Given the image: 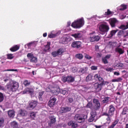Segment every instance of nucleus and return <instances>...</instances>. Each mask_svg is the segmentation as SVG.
<instances>
[{
    "mask_svg": "<svg viewBox=\"0 0 128 128\" xmlns=\"http://www.w3.org/2000/svg\"><path fill=\"white\" fill-rule=\"evenodd\" d=\"M108 108V112H104L102 114V116H107L106 120H107L108 124H110V122H112V118L114 116V112H116V108L114 106L110 105Z\"/></svg>",
    "mask_w": 128,
    "mask_h": 128,
    "instance_id": "obj_1",
    "label": "nucleus"
},
{
    "mask_svg": "<svg viewBox=\"0 0 128 128\" xmlns=\"http://www.w3.org/2000/svg\"><path fill=\"white\" fill-rule=\"evenodd\" d=\"M98 28L101 34H106L110 30V26L106 22L99 23Z\"/></svg>",
    "mask_w": 128,
    "mask_h": 128,
    "instance_id": "obj_2",
    "label": "nucleus"
},
{
    "mask_svg": "<svg viewBox=\"0 0 128 128\" xmlns=\"http://www.w3.org/2000/svg\"><path fill=\"white\" fill-rule=\"evenodd\" d=\"M84 24V18H80L73 22L71 26L74 28H80Z\"/></svg>",
    "mask_w": 128,
    "mask_h": 128,
    "instance_id": "obj_3",
    "label": "nucleus"
},
{
    "mask_svg": "<svg viewBox=\"0 0 128 128\" xmlns=\"http://www.w3.org/2000/svg\"><path fill=\"white\" fill-rule=\"evenodd\" d=\"M88 40L90 42H98L100 40V35H96V32H92L90 34Z\"/></svg>",
    "mask_w": 128,
    "mask_h": 128,
    "instance_id": "obj_4",
    "label": "nucleus"
},
{
    "mask_svg": "<svg viewBox=\"0 0 128 128\" xmlns=\"http://www.w3.org/2000/svg\"><path fill=\"white\" fill-rule=\"evenodd\" d=\"M64 82H74V77L72 76H63L62 78Z\"/></svg>",
    "mask_w": 128,
    "mask_h": 128,
    "instance_id": "obj_5",
    "label": "nucleus"
},
{
    "mask_svg": "<svg viewBox=\"0 0 128 128\" xmlns=\"http://www.w3.org/2000/svg\"><path fill=\"white\" fill-rule=\"evenodd\" d=\"M64 52V50L63 48H60L57 50V51H54L51 53V54L53 58H56L62 54Z\"/></svg>",
    "mask_w": 128,
    "mask_h": 128,
    "instance_id": "obj_6",
    "label": "nucleus"
},
{
    "mask_svg": "<svg viewBox=\"0 0 128 128\" xmlns=\"http://www.w3.org/2000/svg\"><path fill=\"white\" fill-rule=\"evenodd\" d=\"M8 90H10L11 92H16L18 88V83L17 82H14L8 86L7 87Z\"/></svg>",
    "mask_w": 128,
    "mask_h": 128,
    "instance_id": "obj_7",
    "label": "nucleus"
},
{
    "mask_svg": "<svg viewBox=\"0 0 128 128\" xmlns=\"http://www.w3.org/2000/svg\"><path fill=\"white\" fill-rule=\"evenodd\" d=\"M93 104H94V110H98L100 108V100L98 99L94 98L93 100Z\"/></svg>",
    "mask_w": 128,
    "mask_h": 128,
    "instance_id": "obj_8",
    "label": "nucleus"
},
{
    "mask_svg": "<svg viewBox=\"0 0 128 128\" xmlns=\"http://www.w3.org/2000/svg\"><path fill=\"white\" fill-rule=\"evenodd\" d=\"M82 43L80 41H74L72 42L71 46L74 48H80Z\"/></svg>",
    "mask_w": 128,
    "mask_h": 128,
    "instance_id": "obj_9",
    "label": "nucleus"
},
{
    "mask_svg": "<svg viewBox=\"0 0 128 128\" xmlns=\"http://www.w3.org/2000/svg\"><path fill=\"white\" fill-rule=\"evenodd\" d=\"M102 86H104V84L96 82L94 84V88L97 92H100L102 90Z\"/></svg>",
    "mask_w": 128,
    "mask_h": 128,
    "instance_id": "obj_10",
    "label": "nucleus"
},
{
    "mask_svg": "<svg viewBox=\"0 0 128 128\" xmlns=\"http://www.w3.org/2000/svg\"><path fill=\"white\" fill-rule=\"evenodd\" d=\"M56 98L54 96H52L50 98V100L48 102V106L50 108H52V106L56 104Z\"/></svg>",
    "mask_w": 128,
    "mask_h": 128,
    "instance_id": "obj_11",
    "label": "nucleus"
},
{
    "mask_svg": "<svg viewBox=\"0 0 128 128\" xmlns=\"http://www.w3.org/2000/svg\"><path fill=\"white\" fill-rule=\"evenodd\" d=\"M108 22L111 28H116V24L118 22V20L116 18H112L108 20Z\"/></svg>",
    "mask_w": 128,
    "mask_h": 128,
    "instance_id": "obj_12",
    "label": "nucleus"
},
{
    "mask_svg": "<svg viewBox=\"0 0 128 128\" xmlns=\"http://www.w3.org/2000/svg\"><path fill=\"white\" fill-rule=\"evenodd\" d=\"M96 116V112L92 111L90 112V116L88 120L89 122H92L94 120V118Z\"/></svg>",
    "mask_w": 128,
    "mask_h": 128,
    "instance_id": "obj_13",
    "label": "nucleus"
},
{
    "mask_svg": "<svg viewBox=\"0 0 128 128\" xmlns=\"http://www.w3.org/2000/svg\"><path fill=\"white\" fill-rule=\"evenodd\" d=\"M72 110V108L68 106L61 107L60 112L61 114H66V112H68Z\"/></svg>",
    "mask_w": 128,
    "mask_h": 128,
    "instance_id": "obj_14",
    "label": "nucleus"
},
{
    "mask_svg": "<svg viewBox=\"0 0 128 128\" xmlns=\"http://www.w3.org/2000/svg\"><path fill=\"white\" fill-rule=\"evenodd\" d=\"M27 58H31V62H38V58H36V57H35L34 56V54L32 53H28L27 54Z\"/></svg>",
    "mask_w": 128,
    "mask_h": 128,
    "instance_id": "obj_15",
    "label": "nucleus"
},
{
    "mask_svg": "<svg viewBox=\"0 0 128 128\" xmlns=\"http://www.w3.org/2000/svg\"><path fill=\"white\" fill-rule=\"evenodd\" d=\"M34 88H26L22 92V94H34Z\"/></svg>",
    "mask_w": 128,
    "mask_h": 128,
    "instance_id": "obj_16",
    "label": "nucleus"
},
{
    "mask_svg": "<svg viewBox=\"0 0 128 128\" xmlns=\"http://www.w3.org/2000/svg\"><path fill=\"white\" fill-rule=\"evenodd\" d=\"M72 36L76 40H82V34L80 32L72 34Z\"/></svg>",
    "mask_w": 128,
    "mask_h": 128,
    "instance_id": "obj_17",
    "label": "nucleus"
},
{
    "mask_svg": "<svg viewBox=\"0 0 128 128\" xmlns=\"http://www.w3.org/2000/svg\"><path fill=\"white\" fill-rule=\"evenodd\" d=\"M36 106H38V102L32 100L29 104L28 108H31V110H34V108L36 107Z\"/></svg>",
    "mask_w": 128,
    "mask_h": 128,
    "instance_id": "obj_18",
    "label": "nucleus"
},
{
    "mask_svg": "<svg viewBox=\"0 0 128 128\" xmlns=\"http://www.w3.org/2000/svg\"><path fill=\"white\" fill-rule=\"evenodd\" d=\"M74 118L78 124H82V120H84V118L80 117L79 114H76Z\"/></svg>",
    "mask_w": 128,
    "mask_h": 128,
    "instance_id": "obj_19",
    "label": "nucleus"
},
{
    "mask_svg": "<svg viewBox=\"0 0 128 128\" xmlns=\"http://www.w3.org/2000/svg\"><path fill=\"white\" fill-rule=\"evenodd\" d=\"M68 124L69 126H71V128H76L78 126V123H76V122H74L72 120L68 122Z\"/></svg>",
    "mask_w": 128,
    "mask_h": 128,
    "instance_id": "obj_20",
    "label": "nucleus"
},
{
    "mask_svg": "<svg viewBox=\"0 0 128 128\" xmlns=\"http://www.w3.org/2000/svg\"><path fill=\"white\" fill-rule=\"evenodd\" d=\"M51 92H52L54 96H58V94L60 92V88H55L51 90Z\"/></svg>",
    "mask_w": 128,
    "mask_h": 128,
    "instance_id": "obj_21",
    "label": "nucleus"
},
{
    "mask_svg": "<svg viewBox=\"0 0 128 128\" xmlns=\"http://www.w3.org/2000/svg\"><path fill=\"white\" fill-rule=\"evenodd\" d=\"M98 82H100V84H104V86H106V85L108 86V84H110V82L107 81H104V80L102 78L100 77V76L98 78Z\"/></svg>",
    "mask_w": 128,
    "mask_h": 128,
    "instance_id": "obj_22",
    "label": "nucleus"
},
{
    "mask_svg": "<svg viewBox=\"0 0 128 128\" xmlns=\"http://www.w3.org/2000/svg\"><path fill=\"white\" fill-rule=\"evenodd\" d=\"M88 67L82 68L79 70V74H86L88 72Z\"/></svg>",
    "mask_w": 128,
    "mask_h": 128,
    "instance_id": "obj_23",
    "label": "nucleus"
},
{
    "mask_svg": "<svg viewBox=\"0 0 128 128\" xmlns=\"http://www.w3.org/2000/svg\"><path fill=\"white\" fill-rule=\"evenodd\" d=\"M94 80V75L92 74H88V76L86 77V80L87 82L93 80Z\"/></svg>",
    "mask_w": 128,
    "mask_h": 128,
    "instance_id": "obj_24",
    "label": "nucleus"
},
{
    "mask_svg": "<svg viewBox=\"0 0 128 128\" xmlns=\"http://www.w3.org/2000/svg\"><path fill=\"white\" fill-rule=\"evenodd\" d=\"M10 52H16V50H20V46L18 45H15L14 46L10 48Z\"/></svg>",
    "mask_w": 128,
    "mask_h": 128,
    "instance_id": "obj_25",
    "label": "nucleus"
},
{
    "mask_svg": "<svg viewBox=\"0 0 128 128\" xmlns=\"http://www.w3.org/2000/svg\"><path fill=\"white\" fill-rule=\"evenodd\" d=\"M8 114L9 118H14V116H15L14 110H9L8 111Z\"/></svg>",
    "mask_w": 128,
    "mask_h": 128,
    "instance_id": "obj_26",
    "label": "nucleus"
},
{
    "mask_svg": "<svg viewBox=\"0 0 128 128\" xmlns=\"http://www.w3.org/2000/svg\"><path fill=\"white\" fill-rule=\"evenodd\" d=\"M118 32V30H112L110 32V34L108 35V38H112L113 36H116V34Z\"/></svg>",
    "mask_w": 128,
    "mask_h": 128,
    "instance_id": "obj_27",
    "label": "nucleus"
},
{
    "mask_svg": "<svg viewBox=\"0 0 128 128\" xmlns=\"http://www.w3.org/2000/svg\"><path fill=\"white\" fill-rule=\"evenodd\" d=\"M112 82H122V77H119L116 79H112Z\"/></svg>",
    "mask_w": 128,
    "mask_h": 128,
    "instance_id": "obj_28",
    "label": "nucleus"
},
{
    "mask_svg": "<svg viewBox=\"0 0 128 128\" xmlns=\"http://www.w3.org/2000/svg\"><path fill=\"white\" fill-rule=\"evenodd\" d=\"M115 51L116 52H118V54H124V52L122 48H118V47L116 48Z\"/></svg>",
    "mask_w": 128,
    "mask_h": 128,
    "instance_id": "obj_29",
    "label": "nucleus"
},
{
    "mask_svg": "<svg viewBox=\"0 0 128 128\" xmlns=\"http://www.w3.org/2000/svg\"><path fill=\"white\" fill-rule=\"evenodd\" d=\"M76 58H78V60H82L84 58V55L82 54H76Z\"/></svg>",
    "mask_w": 128,
    "mask_h": 128,
    "instance_id": "obj_30",
    "label": "nucleus"
},
{
    "mask_svg": "<svg viewBox=\"0 0 128 128\" xmlns=\"http://www.w3.org/2000/svg\"><path fill=\"white\" fill-rule=\"evenodd\" d=\"M124 66V64L122 62H119L118 64H114V68H122Z\"/></svg>",
    "mask_w": 128,
    "mask_h": 128,
    "instance_id": "obj_31",
    "label": "nucleus"
},
{
    "mask_svg": "<svg viewBox=\"0 0 128 128\" xmlns=\"http://www.w3.org/2000/svg\"><path fill=\"white\" fill-rule=\"evenodd\" d=\"M11 126L12 128H16L18 126V122L14 121L13 122H11Z\"/></svg>",
    "mask_w": 128,
    "mask_h": 128,
    "instance_id": "obj_32",
    "label": "nucleus"
},
{
    "mask_svg": "<svg viewBox=\"0 0 128 128\" xmlns=\"http://www.w3.org/2000/svg\"><path fill=\"white\" fill-rule=\"evenodd\" d=\"M58 34V33H56V34L50 33V34H48V38H56V36Z\"/></svg>",
    "mask_w": 128,
    "mask_h": 128,
    "instance_id": "obj_33",
    "label": "nucleus"
},
{
    "mask_svg": "<svg viewBox=\"0 0 128 128\" xmlns=\"http://www.w3.org/2000/svg\"><path fill=\"white\" fill-rule=\"evenodd\" d=\"M24 86H28L30 85V81H28V80H24Z\"/></svg>",
    "mask_w": 128,
    "mask_h": 128,
    "instance_id": "obj_34",
    "label": "nucleus"
},
{
    "mask_svg": "<svg viewBox=\"0 0 128 128\" xmlns=\"http://www.w3.org/2000/svg\"><path fill=\"white\" fill-rule=\"evenodd\" d=\"M120 7L122 8H120V10H126L127 8H128V6H126L124 4H121Z\"/></svg>",
    "mask_w": 128,
    "mask_h": 128,
    "instance_id": "obj_35",
    "label": "nucleus"
},
{
    "mask_svg": "<svg viewBox=\"0 0 128 128\" xmlns=\"http://www.w3.org/2000/svg\"><path fill=\"white\" fill-rule=\"evenodd\" d=\"M109 100H110V98L105 97L102 100V102H103V104H107V102H108Z\"/></svg>",
    "mask_w": 128,
    "mask_h": 128,
    "instance_id": "obj_36",
    "label": "nucleus"
},
{
    "mask_svg": "<svg viewBox=\"0 0 128 128\" xmlns=\"http://www.w3.org/2000/svg\"><path fill=\"white\" fill-rule=\"evenodd\" d=\"M45 48H47V49H44L43 50V51L44 52H48V50H50V44H47L46 46H45Z\"/></svg>",
    "mask_w": 128,
    "mask_h": 128,
    "instance_id": "obj_37",
    "label": "nucleus"
},
{
    "mask_svg": "<svg viewBox=\"0 0 128 128\" xmlns=\"http://www.w3.org/2000/svg\"><path fill=\"white\" fill-rule=\"evenodd\" d=\"M84 56L86 60H92V56H90L88 54H84Z\"/></svg>",
    "mask_w": 128,
    "mask_h": 128,
    "instance_id": "obj_38",
    "label": "nucleus"
},
{
    "mask_svg": "<svg viewBox=\"0 0 128 128\" xmlns=\"http://www.w3.org/2000/svg\"><path fill=\"white\" fill-rule=\"evenodd\" d=\"M128 110V107H124L123 108L122 112V114L124 115L126 114V112Z\"/></svg>",
    "mask_w": 128,
    "mask_h": 128,
    "instance_id": "obj_39",
    "label": "nucleus"
},
{
    "mask_svg": "<svg viewBox=\"0 0 128 128\" xmlns=\"http://www.w3.org/2000/svg\"><path fill=\"white\" fill-rule=\"evenodd\" d=\"M4 100V94L2 92H0V102H2Z\"/></svg>",
    "mask_w": 128,
    "mask_h": 128,
    "instance_id": "obj_40",
    "label": "nucleus"
},
{
    "mask_svg": "<svg viewBox=\"0 0 128 128\" xmlns=\"http://www.w3.org/2000/svg\"><path fill=\"white\" fill-rule=\"evenodd\" d=\"M86 108H90V110H92V102H88L86 106Z\"/></svg>",
    "mask_w": 128,
    "mask_h": 128,
    "instance_id": "obj_41",
    "label": "nucleus"
},
{
    "mask_svg": "<svg viewBox=\"0 0 128 128\" xmlns=\"http://www.w3.org/2000/svg\"><path fill=\"white\" fill-rule=\"evenodd\" d=\"M7 58L8 60H12L14 58V56H12V54H7Z\"/></svg>",
    "mask_w": 128,
    "mask_h": 128,
    "instance_id": "obj_42",
    "label": "nucleus"
},
{
    "mask_svg": "<svg viewBox=\"0 0 128 128\" xmlns=\"http://www.w3.org/2000/svg\"><path fill=\"white\" fill-rule=\"evenodd\" d=\"M36 114L34 113V112H30V116L32 118H36Z\"/></svg>",
    "mask_w": 128,
    "mask_h": 128,
    "instance_id": "obj_43",
    "label": "nucleus"
},
{
    "mask_svg": "<svg viewBox=\"0 0 128 128\" xmlns=\"http://www.w3.org/2000/svg\"><path fill=\"white\" fill-rule=\"evenodd\" d=\"M4 119L1 118L0 119V128H2L4 126Z\"/></svg>",
    "mask_w": 128,
    "mask_h": 128,
    "instance_id": "obj_44",
    "label": "nucleus"
},
{
    "mask_svg": "<svg viewBox=\"0 0 128 128\" xmlns=\"http://www.w3.org/2000/svg\"><path fill=\"white\" fill-rule=\"evenodd\" d=\"M112 14V11L110 10V9L107 10V12H105V14L106 16H110V14Z\"/></svg>",
    "mask_w": 128,
    "mask_h": 128,
    "instance_id": "obj_45",
    "label": "nucleus"
},
{
    "mask_svg": "<svg viewBox=\"0 0 128 128\" xmlns=\"http://www.w3.org/2000/svg\"><path fill=\"white\" fill-rule=\"evenodd\" d=\"M56 122V118H54V117L52 116L50 118V124H54Z\"/></svg>",
    "mask_w": 128,
    "mask_h": 128,
    "instance_id": "obj_46",
    "label": "nucleus"
},
{
    "mask_svg": "<svg viewBox=\"0 0 128 128\" xmlns=\"http://www.w3.org/2000/svg\"><path fill=\"white\" fill-rule=\"evenodd\" d=\"M60 92H61L62 94H64H64H68V90H62L61 91L60 90Z\"/></svg>",
    "mask_w": 128,
    "mask_h": 128,
    "instance_id": "obj_47",
    "label": "nucleus"
},
{
    "mask_svg": "<svg viewBox=\"0 0 128 128\" xmlns=\"http://www.w3.org/2000/svg\"><path fill=\"white\" fill-rule=\"evenodd\" d=\"M102 62L104 64H108V60L106 58H102Z\"/></svg>",
    "mask_w": 128,
    "mask_h": 128,
    "instance_id": "obj_48",
    "label": "nucleus"
},
{
    "mask_svg": "<svg viewBox=\"0 0 128 128\" xmlns=\"http://www.w3.org/2000/svg\"><path fill=\"white\" fill-rule=\"evenodd\" d=\"M100 76V75L98 74H96L94 76V80H98Z\"/></svg>",
    "mask_w": 128,
    "mask_h": 128,
    "instance_id": "obj_49",
    "label": "nucleus"
},
{
    "mask_svg": "<svg viewBox=\"0 0 128 128\" xmlns=\"http://www.w3.org/2000/svg\"><path fill=\"white\" fill-rule=\"evenodd\" d=\"M90 68H91L92 70H98V66H92L90 67Z\"/></svg>",
    "mask_w": 128,
    "mask_h": 128,
    "instance_id": "obj_50",
    "label": "nucleus"
},
{
    "mask_svg": "<svg viewBox=\"0 0 128 128\" xmlns=\"http://www.w3.org/2000/svg\"><path fill=\"white\" fill-rule=\"evenodd\" d=\"M20 116H24L26 114L24 113V110H20Z\"/></svg>",
    "mask_w": 128,
    "mask_h": 128,
    "instance_id": "obj_51",
    "label": "nucleus"
},
{
    "mask_svg": "<svg viewBox=\"0 0 128 128\" xmlns=\"http://www.w3.org/2000/svg\"><path fill=\"white\" fill-rule=\"evenodd\" d=\"M120 28H121V30H126V27L125 25H121Z\"/></svg>",
    "mask_w": 128,
    "mask_h": 128,
    "instance_id": "obj_52",
    "label": "nucleus"
},
{
    "mask_svg": "<svg viewBox=\"0 0 128 128\" xmlns=\"http://www.w3.org/2000/svg\"><path fill=\"white\" fill-rule=\"evenodd\" d=\"M124 38H128V30L126 31V34L124 36Z\"/></svg>",
    "mask_w": 128,
    "mask_h": 128,
    "instance_id": "obj_53",
    "label": "nucleus"
},
{
    "mask_svg": "<svg viewBox=\"0 0 128 128\" xmlns=\"http://www.w3.org/2000/svg\"><path fill=\"white\" fill-rule=\"evenodd\" d=\"M68 100L70 104H72V102H74V99L72 98H68Z\"/></svg>",
    "mask_w": 128,
    "mask_h": 128,
    "instance_id": "obj_54",
    "label": "nucleus"
},
{
    "mask_svg": "<svg viewBox=\"0 0 128 128\" xmlns=\"http://www.w3.org/2000/svg\"><path fill=\"white\" fill-rule=\"evenodd\" d=\"M122 34H124V31L120 30V32H118V36H122Z\"/></svg>",
    "mask_w": 128,
    "mask_h": 128,
    "instance_id": "obj_55",
    "label": "nucleus"
},
{
    "mask_svg": "<svg viewBox=\"0 0 128 128\" xmlns=\"http://www.w3.org/2000/svg\"><path fill=\"white\" fill-rule=\"evenodd\" d=\"M8 72H18V69H10V70H8Z\"/></svg>",
    "mask_w": 128,
    "mask_h": 128,
    "instance_id": "obj_56",
    "label": "nucleus"
},
{
    "mask_svg": "<svg viewBox=\"0 0 128 128\" xmlns=\"http://www.w3.org/2000/svg\"><path fill=\"white\" fill-rule=\"evenodd\" d=\"M106 72H112V70H114V69L112 68H108L106 69Z\"/></svg>",
    "mask_w": 128,
    "mask_h": 128,
    "instance_id": "obj_57",
    "label": "nucleus"
},
{
    "mask_svg": "<svg viewBox=\"0 0 128 128\" xmlns=\"http://www.w3.org/2000/svg\"><path fill=\"white\" fill-rule=\"evenodd\" d=\"M44 91L40 92H39L38 96H42L44 95Z\"/></svg>",
    "mask_w": 128,
    "mask_h": 128,
    "instance_id": "obj_58",
    "label": "nucleus"
},
{
    "mask_svg": "<svg viewBox=\"0 0 128 128\" xmlns=\"http://www.w3.org/2000/svg\"><path fill=\"white\" fill-rule=\"evenodd\" d=\"M68 38H64V44H66V42H68Z\"/></svg>",
    "mask_w": 128,
    "mask_h": 128,
    "instance_id": "obj_59",
    "label": "nucleus"
},
{
    "mask_svg": "<svg viewBox=\"0 0 128 128\" xmlns=\"http://www.w3.org/2000/svg\"><path fill=\"white\" fill-rule=\"evenodd\" d=\"M38 99L40 100V102H42V96H40V95H38Z\"/></svg>",
    "mask_w": 128,
    "mask_h": 128,
    "instance_id": "obj_60",
    "label": "nucleus"
},
{
    "mask_svg": "<svg viewBox=\"0 0 128 128\" xmlns=\"http://www.w3.org/2000/svg\"><path fill=\"white\" fill-rule=\"evenodd\" d=\"M0 90H4V87L0 85Z\"/></svg>",
    "mask_w": 128,
    "mask_h": 128,
    "instance_id": "obj_61",
    "label": "nucleus"
},
{
    "mask_svg": "<svg viewBox=\"0 0 128 128\" xmlns=\"http://www.w3.org/2000/svg\"><path fill=\"white\" fill-rule=\"evenodd\" d=\"M114 74L115 76H120V72H114Z\"/></svg>",
    "mask_w": 128,
    "mask_h": 128,
    "instance_id": "obj_62",
    "label": "nucleus"
},
{
    "mask_svg": "<svg viewBox=\"0 0 128 128\" xmlns=\"http://www.w3.org/2000/svg\"><path fill=\"white\" fill-rule=\"evenodd\" d=\"M97 56L98 58H102V54L98 53Z\"/></svg>",
    "mask_w": 128,
    "mask_h": 128,
    "instance_id": "obj_63",
    "label": "nucleus"
},
{
    "mask_svg": "<svg viewBox=\"0 0 128 128\" xmlns=\"http://www.w3.org/2000/svg\"><path fill=\"white\" fill-rule=\"evenodd\" d=\"M110 58V55H106V57H105V58H108H108Z\"/></svg>",
    "mask_w": 128,
    "mask_h": 128,
    "instance_id": "obj_64",
    "label": "nucleus"
}]
</instances>
